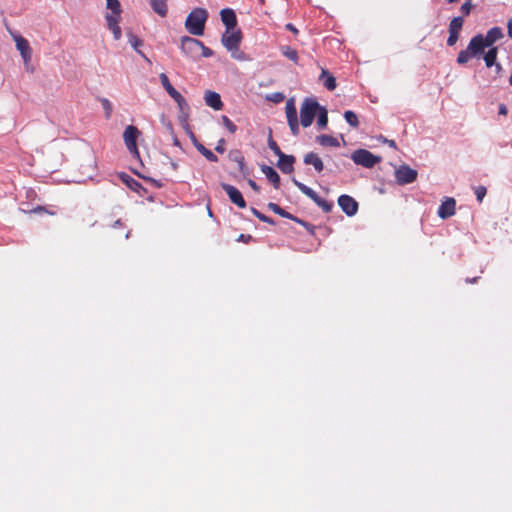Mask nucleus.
I'll return each mask as SVG.
<instances>
[{
  "mask_svg": "<svg viewBox=\"0 0 512 512\" xmlns=\"http://www.w3.org/2000/svg\"><path fill=\"white\" fill-rule=\"evenodd\" d=\"M292 182L303 194H305L314 202L317 201L319 195L313 189H311L310 187H308L307 185L303 184L302 182L298 181L295 178L292 179Z\"/></svg>",
  "mask_w": 512,
  "mask_h": 512,
  "instance_id": "23",
  "label": "nucleus"
},
{
  "mask_svg": "<svg viewBox=\"0 0 512 512\" xmlns=\"http://www.w3.org/2000/svg\"><path fill=\"white\" fill-rule=\"evenodd\" d=\"M6 28L9 34L12 36L13 40L15 41L16 48L20 52L24 64L28 66L32 57V50L29 45V42L16 31L12 30L9 26H7Z\"/></svg>",
  "mask_w": 512,
  "mask_h": 512,
  "instance_id": "4",
  "label": "nucleus"
},
{
  "mask_svg": "<svg viewBox=\"0 0 512 512\" xmlns=\"http://www.w3.org/2000/svg\"><path fill=\"white\" fill-rule=\"evenodd\" d=\"M181 51L189 58L198 59L200 57V47H202V41L189 37H181Z\"/></svg>",
  "mask_w": 512,
  "mask_h": 512,
  "instance_id": "7",
  "label": "nucleus"
},
{
  "mask_svg": "<svg viewBox=\"0 0 512 512\" xmlns=\"http://www.w3.org/2000/svg\"><path fill=\"white\" fill-rule=\"evenodd\" d=\"M292 182L303 194H305L314 202L317 201L319 195L313 189H311L310 187H308L307 185L303 184L302 182L298 181L295 178L292 179Z\"/></svg>",
  "mask_w": 512,
  "mask_h": 512,
  "instance_id": "22",
  "label": "nucleus"
},
{
  "mask_svg": "<svg viewBox=\"0 0 512 512\" xmlns=\"http://www.w3.org/2000/svg\"><path fill=\"white\" fill-rule=\"evenodd\" d=\"M200 51L201 55L206 58L211 57L213 55V51L210 48L206 47L203 42L202 47H200Z\"/></svg>",
  "mask_w": 512,
  "mask_h": 512,
  "instance_id": "49",
  "label": "nucleus"
},
{
  "mask_svg": "<svg viewBox=\"0 0 512 512\" xmlns=\"http://www.w3.org/2000/svg\"><path fill=\"white\" fill-rule=\"evenodd\" d=\"M268 147L279 157L281 154H284L279 146L277 145V143L273 140V138L271 137V135L269 136L268 138Z\"/></svg>",
  "mask_w": 512,
  "mask_h": 512,
  "instance_id": "43",
  "label": "nucleus"
},
{
  "mask_svg": "<svg viewBox=\"0 0 512 512\" xmlns=\"http://www.w3.org/2000/svg\"><path fill=\"white\" fill-rule=\"evenodd\" d=\"M338 205L342 211L349 217L354 216L358 211L357 201L349 195H341L338 198Z\"/></svg>",
  "mask_w": 512,
  "mask_h": 512,
  "instance_id": "12",
  "label": "nucleus"
},
{
  "mask_svg": "<svg viewBox=\"0 0 512 512\" xmlns=\"http://www.w3.org/2000/svg\"><path fill=\"white\" fill-rule=\"evenodd\" d=\"M249 186L256 192L260 191V187L257 185V183L254 180L249 179L248 180Z\"/></svg>",
  "mask_w": 512,
  "mask_h": 512,
  "instance_id": "54",
  "label": "nucleus"
},
{
  "mask_svg": "<svg viewBox=\"0 0 512 512\" xmlns=\"http://www.w3.org/2000/svg\"><path fill=\"white\" fill-rule=\"evenodd\" d=\"M508 112L507 107L504 104L499 105V114L506 115Z\"/></svg>",
  "mask_w": 512,
  "mask_h": 512,
  "instance_id": "57",
  "label": "nucleus"
},
{
  "mask_svg": "<svg viewBox=\"0 0 512 512\" xmlns=\"http://www.w3.org/2000/svg\"><path fill=\"white\" fill-rule=\"evenodd\" d=\"M215 151L218 153H224L225 152V140L220 139L215 147Z\"/></svg>",
  "mask_w": 512,
  "mask_h": 512,
  "instance_id": "51",
  "label": "nucleus"
},
{
  "mask_svg": "<svg viewBox=\"0 0 512 512\" xmlns=\"http://www.w3.org/2000/svg\"><path fill=\"white\" fill-rule=\"evenodd\" d=\"M384 142L387 143L390 147L396 148V143L394 140L385 139Z\"/></svg>",
  "mask_w": 512,
  "mask_h": 512,
  "instance_id": "60",
  "label": "nucleus"
},
{
  "mask_svg": "<svg viewBox=\"0 0 512 512\" xmlns=\"http://www.w3.org/2000/svg\"><path fill=\"white\" fill-rule=\"evenodd\" d=\"M265 99L267 101L277 104V103L282 102L285 99V95L282 92H274V93L267 94L265 96Z\"/></svg>",
  "mask_w": 512,
  "mask_h": 512,
  "instance_id": "39",
  "label": "nucleus"
},
{
  "mask_svg": "<svg viewBox=\"0 0 512 512\" xmlns=\"http://www.w3.org/2000/svg\"><path fill=\"white\" fill-rule=\"evenodd\" d=\"M487 46L484 43V35L477 34L470 40L466 49L459 52L457 56V63L459 65H465L472 58H480L485 51Z\"/></svg>",
  "mask_w": 512,
  "mask_h": 512,
  "instance_id": "1",
  "label": "nucleus"
},
{
  "mask_svg": "<svg viewBox=\"0 0 512 512\" xmlns=\"http://www.w3.org/2000/svg\"><path fill=\"white\" fill-rule=\"evenodd\" d=\"M316 140H317V142L321 146H325V147H327V146H331V147H338V146H340L339 141L336 138H334V137H332L330 135H325V134L319 135V136H317Z\"/></svg>",
  "mask_w": 512,
  "mask_h": 512,
  "instance_id": "26",
  "label": "nucleus"
},
{
  "mask_svg": "<svg viewBox=\"0 0 512 512\" xmlns=\"http://www.w3.org/2000/svg\"><path fill=\"white\" fill-rule=\"evenodd\" d=\"M177 105L180 110V116H179L180 121L182 123H187L188 116H189V109H190L189 104L187 103V101L184 98L181 101H179V103Z\"/></svg>",
  "mask_w": 512,
  "mask_h": 512,
  "instance_id": "30",
  "label": "nucleus"
},
{
  "mask_svg": "<svg viewBox=\"0 0 512 512\" xmlns=\"http://www.w3.org/2000/svg\"><path fill=\"white\" fill-rule=\"evenodd\" d=\"M277 166L285 174H290L293 171V164L295 157L293 155L281 154Z\"/></svg>",
  "mask_w": 512,
  "mask_h": 512,
  "instance_id": "15",
  "label": "nucleus"
},
{
  "mask_svg": "<svg viewBox=\"0 0 512 512\" xmlns=\"http://www.w3.org/2000/svg\"><path fill=\"white\" fill-rule=\"evenodd\" d=\"M223 125L227 128L230 133H235L237 131V126L225 115L221 117Z\"/></svg>",
  "mask_w": 512,
  "mask_h": 512,
  "instance_id": "41",
  "label": "nucleus"
},
{
  "mask_svg": "<svg viewBox=\"0 0 512 512\" xmlns=\"http://www.w3.org/2000/svg\"><path fill=\"white\" fill-rule=\"evenodd\" d=\"M205 103L209 107L213 108L214 110H220L223 106V103L221 101V97L218 93L213 91H206L205 92Z\"/></svg>",
  "mask_w": 512,
  "mask_h": 512,
  "instance_id": "16",
  "label": "nucleus"
},
{
  "mask_svg": "<svg viewBox=\"0 0 512 512\" xmlns=\"http://www.w3.org/2000/svg\"><path fill=\"white\" fill-rule=\"evenodd\" d=\"M267 207L273 211L274 213L280 215L281 217L283 218H287V219H290V220H293L295 222H298L300 224H303L304 225V222L300 219H298L297 217L293 216L292 214H290L289 212L285 211L284 209H282L278 204L276 203H268Z\"/></svg>",
  "mask_w": 512,
  "mask_h": 512,
  "instance_id": "20",
  "label": "nucleus"
},
{
  "mask_svg": "<svg viewBox=\"0 0 512 512\" xmlns=\"http://www.w3.org/2000/svg\"><path fill=\"white\" fill-rule=\"evenodd\" d=\"M281 52L289 60L297 63V61H298V53H297V51L295 49L291 48L290 46H283V47H281Z\"/></svg>",
  "mask_w": 512,
  "mask_h": 512,
  "instance_id": "33",
  "label": "nucleus"
},
{
  "mask_svg": "<svg viewBox=\"0 0 512 512\" xmlns=\"http://www.w3.org/2000/svg\"><path fill=\"white\" fill-rule=\"evenodd\" d=\"M344 118L347 121V123L353 128H357L359 126L357 115L353 111H345Z\"/></svg>",
  "mask_w": 512,
  "mask_h": 512,
  "instance_id": "35",
  "label": "nucleus"
},
{
  "mask_svg": "<svg viewBox=\"0 0 512 512\" xmlns=\"http://www.w3.org/2000/svg\"><path fill=\"white\" fill-rule=\"evenodd\" d=\"M188 135H189V138L191 139V141H192V143H193V145H194V147H195V148L197 147V145H198V144H201V143L197 140V138H196V136L194 135V133H193L191 130H189V129H188Z\"/></svg>",
  "mask_w": 512,
  "mask_h": 512,
  "instance_id": "53",
  "label": "nucleus"
},
{
  "mask_svg": "<svg viewBox=\"0 0 512 512\" xmlns=\"http://www.w3.org/2000/svg\"><path fill=\"white\" fill-rule=\"evenodd\" d=\"M507 32L508 36L512 38V19H510L507 23Z\"/></svg>",
  "mask_w": 512,
  "mask_h": 512,
  "instance_id": "58",
  "label": "nucleus"
},
{
  "mask_svg": "<svg viewBox=\"0 0 512 512\" xmlns=\"http://www.w3.org/2000/svg\"><path fill=\"white\" fill-rule=\"evenodd\" d=\"M493 66H495V70L497 73H500L502 71V66L500 63H495Z\"/></svg>",
  "mask_w": 512,
  "mask_h": 512,
  "instance_id": "61",
  "label": "nucleus"
},
{
  "mask_svg": "<svg viewBox=\"0 0 512 512\" xmlns=\"http://www.w3.org/2000/svg\"><path fill=\"white\" fill-rule=\"evenodd\" d=\"M317 125L320 129H325L328 124V113L325 107L321 106L318 111Z\"/></svg>",
  "mask_w": 512,
  "mask_h": 512,
  "instance_id": "31",
  "label": "nucleus"
},
{
  "mask_svg": "<svg viewBox=\"0 0 512 512\" xmlns=\"http://www.w3.org/2000/svg\"><path fill=\"white\" fill-rule=\"evenodd\" d=\"M242 33L239 29L226 30L221 38L223 46L229 51H237L241 43Z\"/></svg>",
  "mask_w": 512,
  "mask_h": 512,
  "instance_id": "8",
  "label": "nucleus"
},
{
  "mask_svg": "<svg viewBox=\"0 0 512 512\" xmlns=\"http://www.w3.org/2000/svg\"><path fill=\"white\" fill-rule=\"evenodd\" d=\"M498 49L496 47L490 48L485 54L483 59L487 67H492L496 63Z\"/></svg>",
  "mask_w": 512,
  "mask_h": 512,
  "instance_id": "29",
  "label": "nucleus"
},
{
  "mask_svg": "<svg viewBox=\"0 0 512 512\" xmlns=\"http://www.w3.org/2000/svg\"><path fill=\"white\" fill-rule=\"evenodd\" d=\"M288 125L290 127V130L294 136L299 134V123L298 120L289 121Z\"/></svg>",
  "mask_w": 512,
  "mask_h": 512,
  "instance_id": "47",
  "label": "nucleus"
},
{
  "mask_svg": "<svg viewBox=\"0 0 512 512\" xmlns=\"http://www.w3.org/2000/svg\"><path fill=\"white\" fill-rule=\"evenodd\" d=\"M220 15L223 24L226 26V30L235 29L237 25V19L235 12L232 9H222Z\"/></svg>",
  "mask_w": 512,
  "mask_h": 512,
  "instance_id": "14",
  "label": "nucleus"
},
{
  "mask_svg": "<svg viewBox=\"0 0 512 512\" xmlns=\"http://www.w3.org/2000/svg\"><path fill=\"white\" fill-rule=\"evenodd\" d=\"M262 173L267 177V179L274 185V187L277 189L280 185V177L279 174L276 172V170L267 165L261 166Z\"/></svg>",
  "mask_w": 512,
  "mask_h": 512,
  "instance_id": "19",
  "label": "nucleus"
},
{
  "mask_svg": "<svg viewBox=\"0 0 512 512\" xmlns=\"http://www.w3.org/2000/svg\"><path fill=\"white\" fill-rule=\"evenodd\" d=\"M177 104L179 103V101H181L182 99H184V97L177 91H173L170 95H169Z\"/></svg>",
  "mask_w": 512,
  "mask_h": 512,
  "instance_id": "52",
  "label": "nucleus"
},
{
  "mask_svg": "<svg viewBox=\"0 0 512 512\" xmlns=\"http://www.w3.org/2000/svg\"><path fill=\"white\" fill-rule=\"evenodd\" d=\"M487 193V189L484 186H477L475 188V195L479 202H482L483 198L485 197Z\"/></svg>",
  "mask_w": 512,
  "mask_h": 512,
  "instance_id": "44",
  "label": "nucleus"
},
{
  "mask_svg": "<svg viewBox=\"0 0 512 512\" xmlns=\"http://www.w3.org/2000/svg\"><path fill=\"white\" fill-rule=\"evenodd\" d=\"M148 181L152 182L156 187H161V183H159L157 180L155 179H151V178H147Z\"/></svg>",
  "mask_w": 512,
  "mask_h": 512,
  "instance_id": "62",
  "label": "nucleus"
},
{
  "mask_svg": "<svg viewBox=\"0 0 512 512\" xmlns=\"http://www.w3.org/2000/svg\"><path fill=\"white\" fill-rule=\"evenodd\" d=\"M246 239H251V236H245L244 234H241L238 238V241H245Z\"/></svg>",
  "mask_w": 512,
  "mask_h": 512,
  "instance_id": "63",
  "label": "nucleus"
},
{
  "mask_svg": "<svg viewBox=\"0 0 512 512\" xmlns=\"http://www.w3.org/2000/svg\"><path fill=\"white\" fill-rule=\"evenodd\" d=\"M455 205L456 202L453 198H448L445 202H443L437 211V214L442 219H447L455 214Z\"/></svg>",
  "mask_w": 512,
  "mask_h": 512,
  "instance_id": "13",
  "label": "nucleus"
},
{
  "mask_svg": "<svg viewBox=\"0 0 512 512\" xmlns=\"http://www.w3.org/2000/svg\"><path fill=\"white\" fill-rule=\"evenodd\" d=\"M286 29H288V30H290V31H292V32H294V33H296V32H297V29H296V28L294 27V25H293V24H291V23L286 24Z\"/></svg>",
  "mask_w": 512,
  "mask_h": 512,
  "instance_id": "59",
  "label": "nucleus"
},
{
  "mask_svg": "<svg viewBox=\"0 0 512 512\" xmlns=\"http://www.w3.org/2000/svg\"><path fill=\"white\" fill-rule=\"evenodd\" d=\"M251 212H252V213H253V214H254V215H255V216H256L260 221L265 222V223H268V224H271V225H274V224H275V221H274L272 218H270V217H268V216H266V215L262 214L260 211H258L257 209H255V208H253V207L251 208Z\"/></svg>",
  "mask_w": 512,
  "mask_h": 512,
  "instance_id": "40",
  "label": "nucleus"
},
{
  "mask_svg": "<svg viewBox=\"0 0 512 512\" xmlns=\"http://www.w3.org/2000/svg\"><path fill=\"white\" fill-rule=\"evenodd\" d=\"M321 105L315 98H305L300 108V121L303 127H309L318 113Z\"/></svg>",
  "mask_w": 512,
  "mask_h": 512,
  "instance_id": "3",
  "label": "nucleus"
},
{
  "mask_svg": "<svg viewBox=\"0 0 512 512\" xmlns=\"http://www.w3.org/2000/svg\"><path fill=\"white\" fill-rule=\"evenodd\" d=\"M108 28L119 24L120 15H115L114 13L107 14L105 16Z\"/></svg>",
  "mask_w": 512,
  "mask_h": 512,
  "instance_id": "42",
  "label": "nucleus"
},
{
  "mask_svg": "<svg viewBox=\"0 0 512 512\" xmlns=\"http://www.w3.org/2000/svg\"><path fill=\"white\" fill-rule=\"evenodd\" d=\"M285 112H286L287 122L293 121V120H298L297 109L295 106L294 99L291 98L286 102Z\"/></svg>",
  "mask_w": 512,
  "mask_h": 512,
  "instance_id": "27",
  "label": "nucleus"
},
{
  "mask_svg": "<svg viewBox=\"0 0 512 512\" xmlns=\"http://www.w3.org/2000/svg\"><path fill=\"white\" fill-rule=\"evenodd\" d=\"M128 41L132 48L147 62L151 63L150 59L139 49V47L143 44L142 40L139 39L136 35L132 33H128Z\"/></svg>",
  "mask_w": 512,
  "mask_h": 512,
  "instance_id": "21",
  "label": "nucleus"
},
{
  "mask_svg": "<svg viewBox=\"0 0 512 512\" xmlns=\"http://www.w3.org/2000/svg\"><path fill=\"white\" fill-rule=\"evenodd\" d=\"M153 10L161 17L167 14L166 0H150Z\"/></svg>",
  "mask_w": 512,
  "mask_h": 512,
  "instance_id": "28",
  "label": "nucleus"
},
{
  "mask_svg": "<svg viewBox=\"0 0 512 512\" xmlns=\"http://www.w3.org/2000/svg\"><path fill=\"white\" fill-rule=\"evenodd\" d=\"M477 279H478V277H474V278H467V279H466V282H467V283H471V284H472V283H475V282L477 281Z\"/></svg>",
  "mask_w": 512,
  "mask_h": 512,
  "instance_id": "64",
  "label": "nucleus"
},
{
  "mask_svg": "<svg viewBox=\"0 0 512 512\" xmlns=\"http://www.w3.org/2000/svg\"><path fill=\"white\" fill-rule=\"evenodd\" d=\"M106 7L115 15L121 14V5L119 0H106Z\"/></svg>",
  "mask_w": 512,
  "mask_h": 512,
  "instance_id": "37",
  "label": "nucleus"
},
{
  "mask_svg": "<svg viewBox=\"0 0 512 512\" xmlns=\"http://www.w3.org/2000/svg\"><path fill=\"white\" fill-rule=\"evenodd\" d=\"M351 159L357 165H361L365 168H372L381 161V158L375 156L366 149H358L351 155Z\"/></svg>",
  "mask_w": 512,
  "mask_h": 512,
  "instance_id": "5",
  "label": "nucleus"
},
{
  "mask_svg": "<svg viewBox=\"0 0 512 512\" xmlns=\"http://www.w3.org/2000/svg\"><path fill=\"white\" fill-rule=\"evenodd\" d=\"M417 171L408 165H401L395 171V178L398 184L406 185L413 183L417 179Z\"/></svg>",
  "mask_w": 512,
  "mask_h": 512,
  "instance_id": "9",
  "label": "nucleus"
},
{
  "mask_svg": "<svg viewBox=\"0 0 512 512\" xmlns=\"http://www.w3.org/2000/svg\"><path fill=\"white\" fill-rule=\"evenodd\" d=\"M140 135V131L137 127L133 125H129L125 128L123 133L124 143L128 149V151L132 154L134 158L139 159V151L137 148V139Z\"/></svg>",
  "mask_w": 512,
  "mask_h": 512,
  "instance_id": "6",
  "label": "nucleus"
},
{
  "mask_svg": "<svg viewBox=\"0 0 512 512\" xmlns=\"http://www.w3.org/2000/svg\"><path fill=\"white\" fill-rule=\"evenodd\" d=\"M320 79L323 81V85L329 91H333L336 88V79L334 76L329 74L326 70H323L320 76Z\"/></svg>",
  "mask_w": 512,
  "mask_h": 512,
  "instance_id": "25",
  "label": "nucleus"
},
{
  "mask_svg": "<svg viewBox=\"0 0 512 512\" xmlns=\"http://www.w3.org/2000/svg\"><path fill=\"white\" fill-rule=\"evenodd\" d=\"M109 30L113 33V37L115 40H119L121 38L122 32L119 24L110 27Z\"/></svg>",
  "mask_w": 512,
  "mask_h": 512,
  "instance_id": "46",
  "label": "nucleus"
},
{
  "mask_svg": "<svg viewBox=\"0 0 512 512\" xmlns=\"http://www.w3.org/2000/svg\"><path fill=\"white\" fill-rule=\"evenodd\" d=\"M196 149L199 153H201L208 161L217 162L218 157L209 149H207L203 144H198Z\"/></svg>",
  "mask_w": 512,
  "mask_h": 512,
  "instance_id": "32",
  "label": "nucleus"
},
{
  "mask_svg": "<svg viewBox=\"0 0 512 512\" xmlns=\"http://www.w3.org/2000/svg\"><path fill=\"white\" fill-rule=\"evenodd\" d=\"M231 55L234 59H237L240 61H244L247 59L245 54L243 52L239 51V49L237 51L231 52Z\"/></svg>",
  "mask_w": 512,
  "mask_h": 512,
  "instance_id": "50",
  "label": "nucleus"
},
{
  "mask_svg": "<svg viewBox=\"0 0 512 512\" xmlns=\"http://www.w3.org/2000/svg\"><path fill=\"white\" fill-rule=\"evenodd\" d=\"M160 82L166 92L170 95L176 89L171 85L168 76L165 73L159 75Z\"/></svg>",
  "mask_w": 512,
  "mask_h": 512,
  "instance_id": "36",
  "label": "nucleus"
},
{
  "mask_svg": "<svg viewBox=\"0 0 512 512\" xmlns=\"http://www.w3.org/2000/svg\"><path fill=\"white\" fill-rule=\"evenodd\" d=\"M168 163L170 164L172 170L176 171L178 169V164L170 157H167Z\"/></svg>",
  "mask_w": 512,
  "mask_h": 512,
  "instance_id": "55",
  "label": "nucleus"
},
{
  "mask_svg": "<svg viewBox=\"0 0 512 512\" xmlns=\"http://www.w3.org/2000/svg\"><path fill=\"white\" fill-rule=\"evenodd\" d=\"M303 162L306 165H312L317 172H322L324 164L321 158L314 152H309L304 156Z\"/></svg>",
  "mask_w": 512,
  "mask_h": 512,
  "instance_id": "17",
  "label": "nucleus"
},
{
  "mask_svg": "<svg viewBox=\"0 0 512 512\" xmlns=\"http://www.w3.org/2000/svg\"><path fill=\"white\" fill-rule=\"evenodd\" d=\"M229 158L231 161H234L237 163L238 169L242 174H246V165H245L244 157L242 156L240 151L230 152Z\"/></svg>",
  "mask_w": 512,
  "mask_h": 512,
  "instance_id": "24",
  "label": "nucleus"
},
{
  "mask_svg": "<svg viewBox=\"0 0 512 512\" xmlns=\"http://www.w3.org/2000/svg\"><path fill=\"white\" fill-rule=\"evenodd\" d=\"M503 37V31L500 27L489 29L484 36V43L487 47L492 46L496 41Z\"/></svg>",
  "mask_w": 512,
  "mask_h": 512,
  "instance_id": "18",
  "label": "nucleus"
},
{
  "mask_svg": "<svg viewBox=\"0 0 512 512\" xmlns=\"http://www.w3.org/2000/svg\"><path fill=\"white\" fill-rule=\"evenodd\" d=\"M317 206H319L324 212L328 213L333 208V203L328 202L324 199H322L320 196H318L317 201L314 202Z\"/></svg>",
  "mask_w": 512,
  "mask_h": 512,
  "instance_id": "38",
  "label": "nucleus"
},
{
  "mask_svg": "<svg viewBox=\"0 0 512 512\" xmlns=\"http://www.w3.org/2000/svg\"><path fill=\"white\" fill-rule=\"evenodd\" d=\"M101 104H102L103 109L105 110L106 117L109 118L111 115V112H112L111 102L108 99L103 98V99H101Z\"/></svg>",
  "mask_w": 512,
  "mask_h": 512,
  "instance_id": "45",
  "label": "nucleus"
},
{
  "mask_svg": "<svg viewBox=\"0 0 512 512\" xmlns=\"http://www.w3.org/2000/svg\"><path fill=\"white\" fill-rule=\"evenodd\" d=\"M121 179L133 191L138 192L139 189L142 188L141 184L138 181H136L135 179H133L132 177H130L129 175L124 174L123 176H121Z\"/></svg>",
  "mask_w": 512,
  "mask_h": 512,
  "instance_id": "34",
  "label": "nucleus"
},
{
  "mask_svg": "<svg viewBox=\"0 0 512 512\" xmlns=\"http://www.w3.org/2000/svg\"><path fill=\"white\" fill-rule=\"evenodd\" d=\"M172 141H173V145L174 146L182 149L180 141L178 140V138L174 134H172Z\"/></svg>",
  "mask_w": 512,
  "mask_h": 512,
  "instance_id": "56",
  "label": "nucleus"
},
{
  "mask_svg": "<svg viewBox=\"0 0 512 512\" xmlns=\"http://www.w3.org/2000/svg\"><path fill=\"white\" fill-rule=\"evenodd\" d=\"M221 187L226 192L233 204L239 208L246 207V201L244 200L242 193L236 187L227 183H222Z\"/></svg>",
  "mask_w": 512,
  "mask_h": 512,
  "instance_id": "11",
  "label": "nucleus"
},
{
  "mask_svg": "<svg viewBox=\"0 0 512 512\" xmlns=\"http://www.w3.org/2000/svg\"><path fill=\"white\" fill-rule=\"evenodd\" d=\"M472 9V4L470 1H466L464 4H462L460 10L464 15H469L470 11Z\"/></svg>",
  "mask_w": 512,
  "mask_h": 512,
  "instance_id": "48",
  "label": "nucleus"
},
{
  "mask_svg": "<svg viewBox=\"0 0 512 512\" xmlns=\"http://www.w3.org/2000/svg\"><path fill=\"white\" fill-rule=\"evenodd\" d=\"M208 12L204 8H195L187 16L185 21L186 30L194 36L204 34L205 23L208 19Z\"/></svg>",
  "mask_w": 512,
  "mask_h": 512,
  "instance_id": "2",
  "label": "nucleus"
},
{
  "mask_svg": "<svg viewBox=\"0 0 512 512\" xmlns=\"http://www.w3.org/2000/svg\"><path fill=\"white\" fill-rule=\"evenodd\" d=\"M463 18L458 16V17H454L451 21H450V24H449V37L447 39V45L448 46H454L458 39H459V34H460V31L463 27Z\"/></svg>",
  "mask_w": 512,
  "mask_h": 512,
  "instance_id": "10",
  "label": "nucleus"
}]
</instances>
